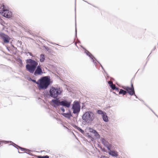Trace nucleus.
<instances>
[{"label": "nucleus", "mask_w": 158, "mask_h": 158, "mask_svg": "<svg viewBox=\"0 0 158 158\" xmlns=\"http://www.w3.org/2000/svg\"><path fill=\"white\" fill-rule=\"evenodd\" d=\"M26 70L31 74L37 77L42 75L44 73V70L40 65H38V61L37 60L28 58L26 60Z\"/></svg>", "instance_id": "1"}, {"label": "nucleus", "mask_w": 158, "mask_h": 158, "mask_svg": "<svg viewBox=\"0 0 158 158\" xmlns=\"http://www.w3.org/2000/svg\"><path fill=\"white\" fill-rule=\"evenodd\" d=\"M31 81L36 84L39 89L42 90L47 89L52 83L49 76L42 77L37 81L33 79Z\"/></svg>", "instance_id": "2"}, {"label": "nucleus", "mask_w": 158, "mask_h": 158, "mask_svg": "<svg viewBox=\"0 0 158 158\" xmlns=\"http://www.w3.org/2000/svg\"><path fill=\"white\" fill-rule=\"evenodd\" d=\"M52 102L57 106H62L65 107L69 108L71 105V102L66 99L60 100L59 98H56L52 100Z\"/></svg>", "instance_id": "3"}, {"label": "nucleus", "mask_w": 158, "mask_h": 158, "mask_svg": "<svg viewBox=\"0 0 158 158\" xmlns=\"http://www.w3.org/2000/svg\"><path fill=\"white\" fill-rule=\"evenodd\" d=\"M62 90H61L60 87H55L53 86L50 87L49 90V93L47 94L49 98H52L54 99L58 98V96L61 94Z\"/></svg>", "instance_id": "4"}, {"label": "nucleus", "mask_w": 158, "mask_h": 158, "mask_svg": "<svg viewBox=\"0 0 158 158\" xmlns=\"http://www.w3.org/2000/svg\"><path fill=\"white\" fill-rule=\"evenodd\" d=\"M82 118L84 122L86 123H90L95 118L94 113L92 111H87L82 116Z\"/></svg>", "instance_id": "5"}, {"label": "nucleus", "mask_w": 158, "mask_h": 158, "mask_svg": "<svg viewBox=\"0 0 158 158\" xmlns=\"http://www.w3.org/2000/svg\"><path fill=\"white\" fill-rule=\"evenodd\" d=\"M0 14L3 17L8 19L11 18L12 17V12L4 7L0 11Z\"/></svg>", "instance_id": "6"}, {"label": "nucleus", "mask_w": 158, "mask_h": 158, "mask_svg": "<svg viewBox=\"0 0 158 158\" xmlns=\"http://www.w3.org/2000/svg\"><path fill=\"white\" fill-rule=\"evenodd\" d=\"M72 109L73 113L74 114H76L79 112V102L77 101H75L72 105Z\"/></svg>", "instance_id": "7"}, {"label": "nucleus", "mask_w": 158, "mask_h": 158, "mask_svg": "<svg viewBox=\"0 0 158 158\" xmlns=\"http://www.w3.org/2000/svg\"><path fill=\"white\" fill-rule=\"evenodd\" d=\"M0 37L3 40V42L5 44L9 43L11 39L7 35L2 32H0Z\"/></svg>", "instance_id": "8"}, {"label": "nucleus", "mask_w": 158, "mask_h": 158, "mask_svg": "<svg viewBox=\"0 0 158 158\" xmlns=\"http://www.w3.org/2000/svg\"><path fill=\"white\" fill-rule=\"evenodd\" d=\"M123 88L125 89L130 95H132L134 94L136 98H137V97L135 94V91L132 84L131 85V88L128 87H126L125 88Z\"/></svg>", "instance_id": "9"}, {"label": "nucleus", "mask_w": 158, "mask_h": 158, "mask_svg": "<svg viewBox=\"0 0 158 158\" xmlns=\"http://www.w3.org/2000/svg\"><path fill=\"white\" fill-rule=\"evenodd\" d=\"M101 142L106 147L108 150H110L112 146L111 144L106 141L104 138L102 139Z\"/></svg>", "instance_id": "10"}, {"label": "nucleus", "mask_w": 158, "mask_h": 158, "mask_svg": "<svg viewBox=\"0 0 158 158\" xmlns=\"http://www.w3.org/2000/svg\"><path fill=\"white\" fill-rule=\"evenodd\" d=\"M85 53L87 56H89L91 58L92 61L95 64H97V60H96L95 58L94 57V56L89 51L85 50Z\"/></svg>", "instance_id": "11"}, {"label": "nucleus", "mask_w": 158, "mask_h": 158, "mask_svg": "<svg viewBox=\"0 0 158 158\" xmlns=\"http://www.w3.org/2000/svg\"><path fill=\"white\" fill-rule=\"evenodd\" d=\"M61 114L65 118L70 119L72 116V114L70 110H69L68 112L66 113H62Z\"/></svg>", "instance_id": "12"}, {"label": "nucleus", "mask_w": 158, "mask_h": 158, "mask_svg": "<svg viewBox=\"0 0 158 158\" xmlns=\"http://www.w3.org/2000/svg\"><path fill=\"white\" fill-rule=\"evenodd\" d=\"M110 152H108V154L111 156L113 157H117L118 156V154L117 152L112 151H111L110 150H109Z\"/></svg>", "instance_id": "13"}, {"label": "nucleus", "mask_w": 158, "mask_h": 158, "mask_svg": "<svg viewBox=\"0 0 158 158\" xmlns=\"http://www.w3.org/2000/svg\"><path fill=\"white\" fill-rule=\"evenodd\" d=\"M102 117L103 120L104 122H107L109 121L108 118L106 113H105L102 116Z\"/></svg>", "instance_id": "14"}, {"label": "nucleus", "mask_w": 158, "mask_h": 158, "mask_svg": "<svg viewBox=\"0 0 158 158\" xmlns=\"http://www.w3.org/2000/svg\"><path fill=\"white\" fill-rule=\"evenodd\" d=\"M43 47L49 54H51L53 52V51L51 48L48 47L46 46H44Z\"/></svg>", "instance_id": "15"}, {"label": "nucleus", "mask_w": 158, "mask_h": 158, "mask_svg": "<svg viewBox=\"0 0 158 158\" xmlns=\"http://www.w3.org/2000/svg\"><path fill=\"white\" fill-rule=\"evenodd\" d=\"M40 61L41 62H44L45 60V55L44 54H42L40 55Z\"/></svg>", "instance_id": "16"}, {"label": "nucleus", "mask_w": 158, "mask_h": 158, "mask_svg": "<svg viewBox=\"0 0 158 158\" xmlns=\"http://www.w3.org/2000/svg\"><path fill=\"white\" fill-rule=\"evenodd\" d=\"M96 113L98 114L101 115L102 116L106 112L101 110H97Z\"/></svg>", "instance_id": "17"}, {"label": "nucleus", "mask_w": 158, "mask_h": 158, "mask_svg": "<svg viewBox=\"0 0 158 158\" xmlns=\"http://www.w3.org/2000/svg\"><path fill=\"white\" fill-rule=\"evenodd\" d=\"M19 149H20L22 151H30V150L26 148H22L20 146L19 147Z\"/></svg>", "instance_id": "18"}, {"label": "nucleus", "mask_w": 158, "mask_h": 158, "mask_svg": "<svg viewBox=\"0 0 158 158\" xmlns=\"http://www.w3.org/2000/svg\"><path fill=\"white\" fill-rule=\"evenodd\" d=\"M127 92L123 90L122 89H120V91L119 92V94H122L123 95H125L127 93Z\"/></svg>", "instance_id": "19"}, {"label": "nucleus", "mask_w": 158, "mask_h": 158, "mask_svg": "<svg viewBox=\"0 0 158 158\" xmlns=\"http://www.w3.org/2000/svg\"><path fill=\"white\" fill-rule=\"evenodd\" d=\"M9 145H12L15 148H16L18 150L19 149V146L15 143H13V144H9Z\"/></svg>", "instance_id": "20"}, {"label": "nucleus", "mask_w": 158, "mask_h": 158, "mask_svg": "<svg viewBox=\"0 0 158 158\" xmlns=\"http://www.w3.org/2000/svg\"><path fill=\"white\" fill-rule=\"evenodd\" d=\"M16 61L18 62V64L19 66L22 68L23 66V63L22 62V60H21V61H18V60H16Z\"/></svg>", "instance_id": "21"}, {"label": "nucleus", "mask_w": 158, "mask_h": 158, "mask_svg": "<svg viewBox=\"0 0 158 158\" xmlns=\"http://www.w3.org/2000/svg\"><path fill=\"white\" fill-rule=\"evenodd\" d=\"M94 136H95V137L97 138H99L100 137V135L98 133V132L95 131V132H94L93 134Z\"/></svg>", "instance_id": "22"}, {"label": "nucleus", "mask_w": 158, "mask_h": 158, "mask_svg": "<svg viewBox=\"0 0 158 158\" xmlns=\"http://www.w3.org/2000/svg\"><path fill=\"white\" fill-rule=\"evenodd\" d=\"M4 143L5 144H6L7 143V141H4L3 140H0V147H1V143Z\"/></svg>", "instance_id": "23"}, {"label": "nucleus", "mask_w": 158, "mask_h": 158, "mask_svg": "<svg viewBox=\"0 0 158 158\" xmlns=\"http://www.w3.org/2000/svg\"><path fill=\"white\" fill-rule=\"evenodd\" d=\"M89 131L90 132L94 134V132H95V130L93 129L89 128Z\"/></svg>", "instance_id": "24"}, {"label": "nucleus", "mask_w": 158, "mask_h": 158, "mask_svg": "<svg viewBox=\"0 0 158 158\" xmlns=\"http://www.w3.org/2000/svg\"><path fill=\"white\" fill-rule=\"evenodd\" d=\"M75 40L76 39V37H77V28H76V22H75Z\"/></svg>", "instance_id": "25"}, {"label": "nucleus", "mask_w": 158, "mask_h": 158, "mask_svg": "<svg viewBox=\"0 0 158 158\" xmlns=\"http://www.w3.org/2000/svg\"><path fill=\"white\" fill-rule=\"evenodd\" d=\"M0 24L2 25V26H4V24L5 23V22H4V21L3 20H2V19L1 21L0 22Z\"/></svg>", "instance_id": "26"}, {"label": "nucleus", "mask_w": 158, "mask_h": 158, "mask_svg": "<svg viewBox=\"0 0 158 158\" xmlns=\"http://www.w3.org/2000/svg\"><path fill=\"white\" fill-rule=\"evenodd\" d=\"M88 137L90 139V140L91 141H93L94 140V138L91 137V136L90 135H89L88 134Z\"/></svg>", "instance_id": "27"}, {"label": "nucleus", "mask_w": 158, "mask_h": 158, "mask_svg": "<svg viewBox=\"0 0 158 158\" xmlns=\"http://www.w3.org/2000/svg\"><path fill=\"white\" fill-rule=\"evenodd\" d=\"M110 87H111V88L113 89H116V86L114 85L113 84L112 85H110Z\"/></svg>", "instance_id": "28"}, {"label": "nucleus", "mask_w": 158, "mask_h": 158, "mask_svg": "<svg viewBox=\"0 0 158 158\" xmlns=\"http://www.w3.org/2000/svg\"><path fill=\"white\" fill-rule=\"evenodd\" d=\"M73 127H74L75 128L77 129L78 131H79V127H78L77 126H76V125H74L73 126Z\"/></svg>", "instance_id": "29"}, {"label": "nucleus", "mask_w": 158, "mask_h": 158, "mask_svg": "<svg viewBox=\"0 0 158 158\" xmlns=\"http://www.w3.org/2000/svg\"><path fill=\"white\" fill-rule=\"evenodd\" d=\"M62 106V107H61L60 109L62 112H64L65 111V109Z\"/></svg>", "instance_id": "30"}, {"label": "nucleus", "mask_w": 158, "mask_h": 158, "mask_svg": "<svg viewBox=\"0 0 158 158\" xmlns=\"http://www.w3.org/2000/svg\"><path fill=\"white\" fill-rule=\"evenodd\" d=\"M25 152H27V153H25V154H27L29 155L33 156L32 155L31 153L30 152V151H26Z\"/></svg>", "instance_id": "31"}, {"label": "nucleus", "mask_w": 158, "mask_h": 158, "mask_svg": "<svg viewBox=\"0 0 158 158\" xmlns=\"http://www.w3.org/2000/svg\"><path fill=\"white\" fill-rule=\"evenodd\" d=\"M42 158H49V156L48 155L42 156Z\"/></svg>", "instance_id": "32"}, {"label": "nucleus", "mask_w": 158, "mask_h": 158, "mask_svg": "<svg viewBox=\"0 0 158 158\" xmlns=\"http://www.w3.org/2000/svg\"><path fill=\"white\" fill-rule=\"evenodd\" d=\"M35 156L37 158H42V156L41 155Z\"/></svg>", "instance_id": "33"}, {"label": "nucleus", "mask_w": 158, "mask_h": 158, "mask_svg": "<svg viewBox=\"0 0 158 158\" xmlns=\"http://www.w3.org/2000/svg\"><path fill=\"white\" fill-rule=\"evenodd\" d=\"M108 83L110 85V86L111 85L113 84L112 82L110 81H109Z\"/></svg>", "instance_id": "34"}, {"label": "nucleus", "mask_w": 158, "mask_h": 158, "mask_svg": "<svg viewBox=\"0 0 158 158\" xmlns=\"http://www.w3.org/2000/svg\"><path fill=\"white\" fill-rule=\"evenodd\" d=\"M28 54H29L30 56H31L32 57H33L34 56L33 54L31 53L30 52H28Z\"/></svg>", "instance_id": "35"}, {"label": "nucleus", "mask_w": 158, "mask_h": 158, "mask_svg": "<svg viewBox=\"0 0 158 158\" xmlns=\"http://www.w3.org/2000/svg\"><path fill=\"white\" fill-rule=\"evenodd\" d=\"M18 43L21 46L22 44V42L21 41L18 40Z\"/></svg>", "instance_id": "36"}, {"label": "nucleus", "mask_w": 158, "mask_h": 158, "mask_svg": "<svg viewBox=\"0 0 158 158\" xmlns=\"http://www.w3.org/2000/svg\"><path fill=\"white\" fill-rule=\"evenodd\" d=\"M18 60V61H21V60H22L21 59V58L19 57H18L17 58L16 60Z\"/></svg>", "instance_id": "37"}, {"label": "nucleus", "mask_w": 158, "mask_h": 158, "mask_svg": "<svg viewBox=\"0 0 158 158\" xmlns=\"http://www.w3.org/2000/svg\"><path fill=\"white\" fill-rule=\"evenodd\" d=\"M80 132L83 134L84 132V131L80 128Z\"/></svg>", "instance_id": "38"}, {"label": "nucleus", "mask_w": 158, "mask_h": 158, "mask_svg": "<svg viewBox=\"0 0 158 158\" xmlns=\"http://www.w3.org/2000/svg\"><path fill=\"white\" fill-rule=\"evenodd\" d=\"M73 135L75 137V138H76V139L78 140L79 141V140L78 139V138H77L76 136L74 135V134L73 133Z\"/></svg>", "instance_id": "39"}, {"label": "nucleus", "mask_w": 158, "mask_h": 158, "mask_svg": "<svg viewBox=\"0 0 158 158\" xmlns=\"http://www.w3.org/2000/svg\"><path fill=\"white\" fill-rule=\"evenodd\" d=\"M6 49L8 50V51L10 52V47H8L6 46Z\"/></svg>", "instance_id": "40"}, {"label": "nucleus", "mask_w": 158, "mask_h": 158, "mask_svg": "<svg viewBox=\"0 0 158 158\" xmlns=\"http://www.w3.org/2000/svg\"><path fill=\"white\" fill-rule=\"evenodd\" d=\"M74 44H75V45L76 46V47L78 49H79V48H78V46L77 45V43L76 42H75L74 43Z\"/></svg>", "instance_id": "41"}, {"label": "nucleus", "mask_w": 158, "mask_h": 158, "mask_svg": "<svg viewBox=\"0 0 158 158\" xmlns=\"http://www.w3.org/2000/svg\"><path fill=\"white\" fill-rule=\"evenodd\" d=\"M106 156H101V158H106Z\"/></svg>", "instance_id": "42"}, {"label": "nucleus", "mask_w": 158, "mask_h": 158, "mask_svg": "<svg viewBox=\"0 0 158 158\" xmlns=\"http://www.w3.org/2000/svg\"><path fill=\"white\" fill-rule=\"evenodd\" d=\"M27 153L26 152H20L19 153L20 154H25V153Z\"/></svg>", "instance_id": "43"}, {"label": "nucleus", "mask_w": 158, "mask_h": 158, "mask_svg": "<svg viewBox=\"0 0 158 158\" xmlns=\"http://www.w3.org/2000/svg\"><path fill=\"white\" fill-rule=\"evenodd\" d=\"M32 80V79L30 77H29V81H31Z\"/></svg>", "instance_id": "44"}, {"label": "nucleus", "mask_w": 158, "mask_h": 158, "mask_svg": "<svg viewBox=\"0 0 158 158\" xmlns=\"http://www.w3.org/2000/svg\"><path fill=\"white\" fill-rule=\"evenodd\" d=\"M8 142H9V143H12V144H13V142H12L11 141H8Z\"/></svg>", "instance_id": "45"}, {"label": "nucleus", "mask_w": 158, "mask_h": 158, "mask_svg": "<svg viewBox=\"0 0 158 158\" xmlns=\"http://www.w3.org/2000/svg\"><path fill=\"white\" fill-rule=\"evenodd\" d=\"M51 44H54V45H56V43H53L52 42H51Z\"/></svg>", "instance_id": "46"}, {"label": "nucleus", "mask_w": 158, "mask_h": 158, "mask_svg": "<svg viewBox=\"0 0 158 158\" xmlns=\"http://www.w3.org/2000/svg\"><path fill=\"white\" fill-rule=\"evenodd\" d=\"M14 48L15 49V50H17V48H16V47H15Z\"/></svg>", "instance_id": "47"}, {"label": "nucleus", "mask_w": 158, "mask_h": 158, "mask_svg": "<svg viewBox=\"0 0 158 158\" xmlns=\"http://www.w3.org/2000/svg\"><path fill=\"white\" fill-rule=\"evenodd\" d=\"M24 53L26 55H27V54L28 53V52H24Z\"/></svg>", "instance_id": "48"}, {"label": "nucleus", "mask_w": 158, "mask_h": 158, "mask_svg": "<svg viewBox=\"0 0 158 158\" xmlns=\"http://www.w3.org/2000/svg\"><path fill=\"white\" fill-rule=\"evenodd\" d=\"M116 89V90H118V88H117L116 87V89Z\"/></svg>", "instance_id": "49"}, {"label": "nucleus", "mask_w": 158, "mask_h": 158, "mask_svg": "<svg viewBox=\"0 0 158 158\" xmlns=\"http://www.w3.org/2000/svg\"><path fill=\"white\" fill-rule=\"evenodd\" d=\"M84 109V106H82V107H81V109Z\"/></svg>", "instance_id": "50"}, {"label": "nucleus", "mask_w": 158, "mask_h": 158, "mask_svg": "<svg viewBox=\"0 0 158 158\" xmlns=\"http://www.w3.org/2000/svg\"><path fill=\"white\" fill-rule=\"evenodd\" d=\"M64 127L68 129V128L65 126H64Z\"/></svg>", "instance_id": "51"}, {"label": "nucleus", "mask_w": 158, "mask_h": 158, "mask_svg": "<svg viewBox=\"0 0 158 158\" xmlns=\"http://www.w3.org/2000/svg\"><path fill=\"white\" fill-rule=\"evenodd\" d=\"M11 46L13 48L15 47L13 45H11Z\"/></svg>", "instance_id": "52"}, {"label": "nucleus", "mask_w": 158, "mask_h": 158, "mask_svg": "<svg viewBox=\"0 0 158 158\" xmlns=\"http://www.w3.org/2000/svg\"><path fill=\"white\" fill-rule=\"evenodd\" d=\"M18 152L19 153H20V152H19V149L18 150Z\"/></svg>", "instance_id": "53"}, {"label": "nucleus", "mask_w": 158, "mask_h": 158, "mask_svg": "<svg viewBox=\"0 0 158 158\" xmlns=\"http://www.w3.org/2000/svg\"><path fill=\"white\" fill-rule=\"evenodd\" d=\"M51 66L52 67H53L54 66V65H52Z\"/></svg>", "instance_id": "54"}, {"label": "nucleus", "mask_w": 158, "mask_h": 158, "mask_svg": "<svg viewBox=\"0 0 158 158\" xmlns=\"http://www.w3.org/2000/svg\"><path fill=\"white\" fill-rule=\"evenodd\" d=\"M75 11H76V6L75 7Z\"/></svg>", "instance_id": "55"}, {"label": "nucleus", "mask_w": 158, "mask_h": 158, "mask_svg": "<svg viewBox=\"0 0 158 158\" xmlns=\"http://www.w3.org/2000/svg\"><path fill=\"white\" fill-rule=\"evenodd\" d=\"M53 106L54 107L56 108V106Z\"/></svg>", "instance_id": "56"}, {"label": "nucleus", "mask_w": 158, "mask_h": 158, "mask_svg": "<svg viewBox=\"0 0 158 158\" xmlns=\"http://www.w3.org/2000/svg\"><path fill=\"white\" fill-rule=\"evenodd\" d=\"M101 67H102V68H103V67H102V65H101Z\"/></svg>", "instance_id": "57"}, {"label": "nucleus", "mask_w": 158, "mask_h": 158, "mask_svg": "<svg viewBox=\"0 0 158 158\" xmlns=\"http://www.w3.org/2000/svg\"><path fill=\"white\" fill-rule=\"evenodd\" d=\"M80 109H81V107H80V108H79L80 110Z\"/></svg>", "instance_id": "58"}]
</instances>
